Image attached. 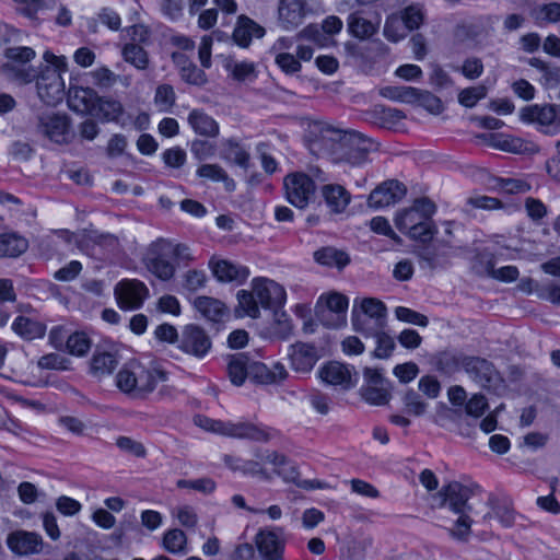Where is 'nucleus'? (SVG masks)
Listing matches in <instances>:
<instances>
[{
  "instance_id": "f257e3e1",
  "label": "nucleus",
  "mask_w": 560,
  "mask_h": 560,
  "mask_svg": "<svg viewBox=\"0 0 560 560\" xmlns=\"http://www.w3.org/2000/svg\"><path fill=\"white\" fill-rule=\"evenodd\" d=\"M312 148L331 155L335 162L359 165L365 161L372 140L364 135L334 128L326 122L311 126Z\"/></svg>"
},
{
  "instance_id": "f03ea898",
  "label": "nucleus",
  "mask_w": 560,
  "mask_h": 560,
  "mask_svg": "<svg viewBox=\"0 0 560 560\" xmlns=\"http://www.w3.org/2000/svg\"><path fill=\"white\" fill-rule=\"evenodd\" d=\"M238 305L235 310L238 316H248L257 318L260 315L259 305L264 308H281L287 301L284 288L268 278H254L252 280V291L240 290L237 292Z\"/></svg>"
},
{
  "instance_id": "7ed1b4c3",
  "label": "nucleus",
  "mask_w": 560,
  "mask_h": 560,
  "mask_svg": "<svg viewBox=\"0 0 560 560\" xmlns=\"http://www.w3.org/2000/svg\"><path fill=\"white\" fill-rule=\"evenodd\" d=\"M436 206L429 198H417L409 208L399 210L395 217L396 228L410 238L428 243L436 232L430 219Z\"/></svg>"
},
{
  "instance_id": "20e7f679",
  "label": "nucleus",
  "mask_w": 560,
  "mask_h": 560,
  "mask_svg": "<svg viewBox=\"0 0 560 560\" xmlns=\"http://www.w3.org/2000/svg\"><path fill=\"white\" fill-rule=\"evenodd\" d=\"M43 59L45 66L37 68L35 77L38 97L47 105H57L65 95V82L61 73L68 70L67 59L56 56L51 51H45Z\"/></svg>"
},
{
  "instance_id": "39448f33",
  "label": "nucleus",
  "mask_w": 560,
  "mask_h": 560,
  "mask_svg": "<svg viewBox=\"0 0 560 560\" xmlns=\"http://www.w3.org/2000/svg\"><path fill=\"white\" fill-rule=\"evenodd\" d=\"M165 378V373L160 370L147 368L139 361H129L116 374V385L125 394L145 397Z\"/></svg>"
},
{
  "instance_id": "423d86ee",
  "label": "nucleus",
  "mask_w": 560,
  "mask_h": 560,
  "mask_svg": "<svg viewBox=\"0 0 560 560\" xmlns=\"http://www.w3.org/2000/svg\"><path fill=\"white\" fill-rule=\"evenodd\" d=\"M35 58L36 51L32 47L12 45L1 52L0 73L15 84H30L37 75V68L28 65Z\"/></svg>"
},
{
  "instance_id": "0eeeda50",
  "label": "nucleus",
  "mask_w": 560,
  "mask_h": 560,
  "mask_svg": "<svg viewBox=\"0 0 560 560\" xmlns=\"http://www.w3.org/2000/svg\"><path fill=\"white\" fill-rule=\"evenodd\" d=\"M352 325L355 331L368 337L380 334L386 325V307L383 302L373 298L354 301Z\"/></svg>"
},
{
  "instance_id": "6e6552de",
  "label": "nucleus",
  "mask_w": 560,
  "mask_h": 560,
  "mask_svg": "<svg viewBox=\"0 0 560 560\" xmlns=\"http://www.w3.org/2000/svg\"><path fill=\"white\" fill-rule=\"evenodd\" d=\"M142 262L150 273L162 281H168L175 276L176 266L168 254L165 238H158L147 247Z\"/></svg>"
},
{
  "instance_id": "1a4fd4ad",
  "label": "nucleus",
  "mask_w": 560,
  "mask_h": 560,
  "mask_svg": "<svg viewBox=\"0 0 560 560\" xmlns=\"http://www.w3.org/2000/svg\"><path fill=\"white\" fill-rule=\"evenodd\" d=\"M348 304V298L341 293L322 295L316 303L315 315L324 326L339 328L346 324Z\"/></svg>"
},
{
  "instance_id": "9d476101",
  "label": "nucleus",
  "mask_w": 560,
  "mask_h": 560,
  "mask_svg": "<svg viewBox=\"0 0 560 560\" xmlns=\"http://www.w3.org/2000/svg\"><path fill=\"white\" fill-rule=\"evenodd\" d=\"M285 199L299 209L306 208L316 191L315 182L303 172H293L283 178Z\"/></svg>"
},
{
  "instance_id": "9b49d317",
  "label": "nucleus",
  "mask_w": 560,
  "mask_h": 560,
  "mask_svg": "<svg viewBox=\"0 0 560 560\" xmlns=\"http://www.w3.org/2000/svg\"><path fill=\"white\" fill-rule=\"evenodd\" d=\"M115 298L121 310H138L149 296L148 287L138 279L119 281L114 289Z\"/></svg>"
},
{
  "instance_id": "f8f14e48",
  "label": "nucleus",
  "mask_w": 560,
  "mask_h": 560,
  "mask_svg": "<svg viewBox=\"0 0 560 560\" xmlns=\"http://www.w3.org/2000/svg\"><path fill=\"white\" fill-rule=\"evenodd\" d=\"M211 347V339L206 331L192 324L185 326L178 339V348L198 359L207 355Z\"/></svg>"
},
{
  "instance_id": "ddd939ff",
  "label": "nucleus",
  "mask_w": 560,
  "mask_h": 560,
  "mask_svg": "<svg viewBox=\"0 0 560 560\" xmlns=\"http://www.w3.org/2000/svg\"><path fill=\"white\" fill-rule=\"evenodd\" d=\"M407 194L406 186L396 180L388 179L373 189L368 198V205L373 209H381L400 201Z\"/></svg>"
},
{
  "instance_id": "4468645a",
  "label": "nucleus",
  "mask_w": 560,
  "mask_h": 560,
  "mask_svg": "<svg viewBox=\"0 0 560 560\" xmlns=\"http://www.w3.org/2000/svg\"><path fill=\"white\" fill-rule=\"evenodd\" d=\"M520 118L524 122L536 124L546 128V132L558 129V107L552 104H534L520 110Z\"/></svg>"
},
{
  "instance_id": "2eb2a0df",
  "label": "nucleus",
  "mask_w": 560,
  "mask_h": 560,
  "mask_svg": "<svg viewBox=\"0 0 560 560\" xmlns=\"http://www.w3.org/2000/svg\"><path fill=\"white\" fill-rule=\"evenodd\" d=\"M287 354L291 369L298 373L311 372L320 358L314 345L301 341L290 345Z\"/></svg>"
},
{
  "instance_id": "dca6fc26",
  "label": "nucleus",
  "mask_w": 560,
  "mask_h": 560,
  "mask_svg": "<svg viewBox=\"0 0 560 560\" xmlns=\"http://www.w3.org/2000/svg\"><path fill=\"white\" fill-rule=\"evenodd\" d=\"M7 544L10 550L19 556L39 553L44 546L40 535L26 530L11 533L7 538Z\"/></svg>"
},
{
  "instance_id": "f3484780",
  "label": "nucleus",
  "mask_w": 560,
  "mask_h": 560,
  "mask_svg": "<svg viewBox=\"0 0 560 560\" xmlns=\"http://www.w3.org/2000/svg\"><path fill=\"white\" fill-rule=\"evenodd\" d=\"M444 503H447L450 509L456 514H463L471 511L468 505V500L472 497L474 490L471 487L464 486L458 481H452L441 490Z\"/></svg>"
},
{
  "instance_id": "a211bd4d",
  "label": "nucleus",
  "mask_w": 560,
  "mask_h": 560,
  "mask_svg": "<svg viewBox=\"0 0 560 560\" xmlns=\"http://www.w3.org/2000/svg\"><path fill=\"white\" fill-rule=\"evenodd\" d=\"M39 131L56 143H66L70 138V125L65 115L47 114L39 118Z\"/></svg>"
},
{
  "instance_id": "6ab92c4d",
  "label": "nucleus",
  "mask_w": 560,
  "mask_h": 560,
  "mask_svg": "<svg viewBox=\"0 0 560 560\" xmlns=\"http://www.w3.org/2000/svg\"><path fill=\"white\" fill-rule=\"evenodd\" d=\"M262 560H283L284 540L272 530H260L255 539Z\"/></svg>"
},
{
  "instance_id": "aec40b11",
  "label": "nucleus",
  "mask_w": 560,
  "mask_h": 560,
  "mask_svg": "<svg viewBox=\"0 0 560 560\" xmlns=\"http://www.w3.org/2000/svg\"><path fill=\"white\" fill-rule=\"evenodd\" d=\"M97 101L98 95L91 88L72 86L69 89L68 105L75 113L93 115Z\"/></svg>"
},
{
  "instance_id": "412c9836",
  "label": "nucleus",
  "mask_w": 560,
  "mask_h": 560,
  "mask_svg": "<svg viewBox=\"0 0 560 560\" xmlns=\"http://www.w3.org/2000/svg\"><path fill=\"white\" fill-rule=\"evenodd\" d=\"M304 3L302 0H280L278 21L284 31H292L302 24Z\"/></svg>"
},
{
  "instance_id": "4be33fe9",
  "label": "nucleus",
  "mask_w": 560,
  "mask_h": 560,
  "mask_svg": "<svg viewBox=\"0 0 560 560\" xmlns=\"http://www.w3.org/2000/svg\"><path fill=\"white\" fill-rule=\"evenodd\" d=\"M209 266L213 276L221 282H244L248 276L249 270L247 267L233 264L232 261L222 259L214 261L210 260Z\"/></svg>"
},
{
  "instance_id": "5701e85b",
  "label": "nucleus",
  "mask_w": 560,
  "mask_h": 560,
  "mask_svg": "<svg viewBox=\"0 0 560 560\" xmlns=\"http://www.w3.org/2000/svg\"><path fill=\"white\" fill-rule=\"evenodd\" d=\"M249 377L259 384H277L288 377V371L280 362L275 363L272 368H268L265 363L252 360Z\"/></svg>"
},
{
  "instance_id": "b1692460",
  "label": "nucleus",
  "mask_w": 560,
  "mask_h": 560,
  "mask_svg": "<svg viewBox=\"0 0 560 560\" xmlns=\"http://www.w3.org/2000/svg\"><path fill=\"white\" fill-rule=\"evenodd\" d=\"M275 430L256 425L249 422H229L226 435L238 439H249L258 442H267L273 436Z\"/></svg>"
},
{
  "instance_id": "393cba45",
  "label": "nucleus",
  "mask_w": 560,
  "mask_h": 560,
  "mask_svg": "<svg viewBox=\"0 0 560 560\" xmlns=\"http://www.w3.org/2000/svg\"><path fill=\"white\" fill-rule=\"evenodd\" d=\"M319 376L325 383L340 386L343 389H348L355 384L352 381L351 370L339 362H330L324 365L319 371Z\"/></svg>"
},
{
  "instance_id": "a878e982",
  "label": "nucleus",
  "mask_w": 560,
  "mask_h": 560,
  "mask_svg": "<svg viewBox=\"0 0 560 560\" xmlns=\"http://www.w3.org/2000/svg\"><path fill=\"white\" fill-rule=\"evenodd\" d=\"M264 35L265 28L262 26L245 15L238 16L233 32V40L240 47L246 48L254 37L261 38Z\"/></svg>"
},
{
  "instance_id": "bb28decb",
  "label": "nucleus",
  "mask_w": 560,
  "mask_h": 560,
  "mask_svg": "<svg viewBox=\"0 0 560 560\" xmlns=\"http://www.w3.org/2000/svg\"><path fill=\"white\" fill-rule=\"evenodd\" d=\"M347 28L351 36L360 40L369 39L380 28V22H373L364 18L361 12H352L347 19Z\"/></svg>"
},
{
  "instance_id": "cd10ccee",
  "label": "nucleus",
  "mask_w": 560,
  "mask_h": 560,
  "mask_svg": "<svg viewBox=\"0 0 560 560\" xmlns=\"http://www.w3.org/2000/svg\"><path fill=\"white\" fill-rule=\"evenodd\" d=\"M466 373L482 387L488 386L494 376V366L486 359L468 357L465 363Z\"/></svg>"
},
{
  "instance_id": "c85d7f7f",
  "label": "nucleus",
  "mask_w": 560,
  "mask_h": 560,
  "mask_svg": "<svg viewBox=\"0 0 560 560\" xmlns=\"http://www.w3.org/2000/svg\"><path fill=\"white\" fill-rule=\"evenodd\" d=\"M252 359L247 353L240 352L228 357V374L231 382L241 386L249 377Z\"/></svg>"
},
{
  "instance_id": "c756f323",
  "label": "nucleus",
  "mask_w": 560,
  "mask_h": 560,
  "mask_svg": "<svg viewBox=\"0 0 560 560\" xmlns=\"http://www.w3.org/2000/svg\"><path fill=\"white\" fill-rule=\"evenodd\" d=\"M323 197L335 213H341L349 206L351 196L347 189L338 184H328L322 188Z\"/></svg>"
},
{
  "instance_id": "7c9ffc66",
  "label": "nucleus",
  "mask_w": 560,
  "mask_h": 560,
  "mask_svg": "<svg viewBox=\"0 0 560 560\" xmlns=\"http://www.w3.org/2000/svg\"><path fill=\"white\" fill-rule=\"evenodd\" d=\"M188 122L200 136L215 138L219 135V124L201 109H192L188 115Z\"/></svg>"
},
{
  "instance_id": "2f4dec72",
  "label": "nucleus",
  "mask_w": 560,
  "mask_h": 560,
  "mask_svg": "<svg viewBox=\"0 0 560 560\" xmlns=\"http://www.w3.org/2000/svg\"><path fill=\"white\" fill-rule=\"evenodd\" d=\"M12 330L26 340L44 337L46 325L27 316H18L12 323Z\"/></svg>"
},
{
  "instance_id": "473e14b6",
  "label": "nucleus",
  "mask_w": 560,
  "mask_h": 560,
  "mask_svg": "<svg viewBox=\"0 0 560 560\" xmlns=\"http://www.w3.org/2000/svg\"><path fill=\"white\" fill-rule=\"evenodd\" d=\"M196 310L207 319L211 322H220L226 314L224 304L209 296H198L194 301Z\"/></svg>"
},
{
  "instance_id": "72a5a7b5",
  "label": "nucleus",
  "mask_w": 560,
  "mask_h": 560,
  "mask_svg": "<svg viewBox=\"0 0 560 560\" xmlns=\"http://www.w3.org/2000/svg\"><path fill=\"white\" fill-rule=\"evenodd\" d=\"M314 259L326 267L345 268L350 262L349 255L335 247H323L314 253Z\"/></svg>"
},
{
  "instance_id": "f704fd0d",
  "label": "nucleus",
  "mask_w": 560,
  "mask_h": 560,
  "mask_svg": "<svg viewBox=\"0 0 560 560\" xmlns=\"http://www.w3.org/2000/svg\"><path fill=\"white\" fill-rule=\"evenodd\" d=\"M196 174L198 177L209 179L211 182H222L226 191H234L236 184L233 178L229 176L226 171L219 164H202Z\"/></svg>"
},
{
  "instance_id": "c9c22d12",
  "label": "nucleus",
  "mask_w": 560,
  "mask_h": 560,
  "mask_svg": "<svg viewBox=\"0 0 560 560\" xmlns=\"http://www.w3.org/2000/svg\"><path fill=\"white\" fill-rule=\"evenodd\" d=\"M117 364L118 360L114 353L95 351L90 362V372L96 377H102L110 374Z\"/></svg>"
},
{
  "instance_id": "e433bc0d",
  "label": "nucleus",
  "mask_w": 560,
  "mask_h": 560,
  "mask_svg": "<svg viewBox=\"0 0 560 560\" xmlns=\"http://www.w3.org/2000/svg\"><path fill=\"white\" fill-rule=\"evenodd\" d=\"M221 158L243 168H247L249 164V153L235 139H226L222 142Z\"/></svg>"
},
{
  "instance_id": "4c0bfd02",
  "label": "nucleus",
  "mask_w": 560,
  "mask_h": 560,
  "mask_svg": "<svg viewBox=\"0 0 560 560\" xmlns=\"http://www.w3.org/2000/svg\"><path fill=\"white\" fill-rule=\"evenodd\" d=\"M162 547L173 555H186L189 551L187 536L179 528H172L163 534Z\"/></svg>"
},
{
  "instance_id": "58836bf2",
  "label": "nucleus",
  "mask_w": 560,
  "mask_h": 560,
  "mask_svg": "<svg viewBox=\"0 0 560 560\" xmlns=\"http://www.w3.org/2000/svg\"><path fill=\"white\" fill-rule=\"evenodd\" d=\"M28 247L26 238L14 234L5 233L0 235V256L18 257Z\"/></svg>"
},
{
  "instance_id": "ea45409f",
  "label": "nucleus",
  "mask_w": 560,
  "mask_h": 560,
  "mask_svg": "<svg viewBox=\"0 0 560 560\" xmlns=\"http://www.w3.org/2000/svg\"><path fill=\"white\" fill-rule=\"evenodd\" d=\"M122 113L124 107L120 102L98 96L93 116L105 121H117L121 117Z\"/></svg>"
},
{
  "instance_id": "a19ab883",
  "label": "nucleus",
  "mask_w": 560,
  "mask_h": 560,
  "mask_svg": "<svg viewBox=\"0 0 560 560\" xmlns=\"http://www.w3.org/2000/svg\"><path fill=\"white\" fill-rule=\"evenodd\" d=\"M443 247H452L448 241H441L436 245H425L421 248L418 256L420 262L430 269H434L441 265L440 257L444 255L441 250Z\"/></svg>"
},
{
  "instance_id": "79ce46f5",
  "label": "nucleus",
  "mask_w": 560,
  "mask_h": 560,
  "mask_svg": "<svg viewBox=\"0 0 560 560\" xmlns=\"http://www.w3.org/2000/svg\"><path fill=\"white\" fill-rule=\"evenodd\" d=\"M467 355L462 352L444 351L438 358V366L444 373H454L459 369H465Z\"/></svg>"
},
{
  "instance_id": "37998d69",
  "label": "nucleus",
  "mask_w": 560,
  "mask_h": 560,
  "mask_svg": "<svg viewBox=\"0 0 560 560\" xmlns=\"http://www.w3.org/2000/svg\"><path fill=\"white\" fill-rule=\"evenodd\" d=\"M225 69L232 78L238 82L246 80L252 81L256 78V67L254 62L230 60L225 63Z\"/></svg>"
},
{
  "instance_id": "c03bdc74",
  "label": "nucleus",
  "mask_w": 560,
  "mask_h": 560,
  "mask_svg": "<svg viewBox=\"0 0 560 560\" xmlns=\"http://www.w3.org/2000/svg\"><path fill=\"white\" fill-rule=\"evenodd\" d=\"M122 56L126 62L131 63L139 70L147 69L149 65L147 51L137 44H126L122 48Z\"/></svg>"
},
{
  "instance_id": "a18cd8bd",
  "label": "nucleus",
  "mask_w": 560,
  "mask_h": 560,
  "mask_svg": "<svg viewBox=\"0 0 560 560\" xmlns=\"http://www.w3.org/2000/svg\"><path fill=\"white\" fill-rule=\"evenodd\" d=\"M372 115L375 118V122L381 127H389L397 124L405 118L401 110L392 107H385L383 105H376L372 110Z\"/></svg>"
},
{
  "instance_id": "49530a36",
  "label": "nucleus",
  "mask_w": 560,
  "mask_h": 560,
  "mask_svg": "<svg viewBox=\"0 0 560 560\" xmlns=\"http://www.w3.org/2000/svg\"><path fill=\"white\" fill-rule=\"evenodd\" d=\"M406 30L401 18L397 14H392L385 21L383 34L387 40L398 43L405 38Z\"/></svg>"
},
{
  "instance_id": "de8ad7c7",
  "label": "nucleus",
  "mask_w": 560,
  "mask_h": 560,
  "mask_svg": "<svg viewBox=\"0 0 560 560\" xmlns=\"http://www.w3.org/2000/svg\"><path fill=\"white\" fill-rule=\"evenodd\" d=\"M362 397L371 405H385L389 401L388 385H373L362 388Z\"/></svg>"
},
{
  "instance_id": "09e8293b",
  "label": "nucleus",
  "mask_w": 560,
  "mask_h": 560,
  "mask_svg": "<svg viewBox=\"0 0 560 560\" xmlns=\"http://www.w3.org/2000/svg\"><path fill=\"white\" fill-rule=\"evenodd\" d=\"M69 353L82 357L88 353L91 348V340L84 332H73L66 341Z\"/></svg>"
},
{
  "instance_id": "8fccbe9b",
  "label": "nucleus",
  "mask_w": 560,
  "mask_h": 560,
  "mask_svg": "<svg viewBox=\"0 0 560 560\" xmlns=\"http://www.w3.org/2000/svg\"><path fill=\"white\" fill-rule=\"evenodd\" d=\"M488 89L480 84L462 90L458 94V102L465 107H474L480 100L487 96Z\"/></svg>"
},
{
  "instance_id": "3c124183",
  "label": "nucleus",
  "mask_w": 560,
  "mask_h": 560,
  "mask_svg": "<svg viewBox=\"0 0 560 560\" xmlns=\"http://www.w3.org/2000/svg\"><path fill=\"white\" fill-rule=\"evenodd\" d=\"M176 94L172 85L161 84L156 88L154 103L162 112H168L174 106Z\"/></svg>"
},
{
  "instance_id": "603ef678",
  "label": "nucleus",
  "mask_w": 560,
  "mask_h": 560,
  "mask_svg": "<svg viewBox=\"0 0 560 560\" xmlns=\"http://www.w3.org/2000/svg\"><path fill=\"white\" fill-rule=\"evenodd\" d=\"M165 245L167 247L168 254L173 260L177 264H188L192 261L195 258L191 254L189 246L180 243H173L168 240H165Z\"/></svg>"
},
{
  "instance_id": "864d4df0",
  "label": "nucleus",
  "mask_w": 560,
  "mask_h": 560,
  "mask_svg": "<svg viewBox=\"0 0 560 560\" xmlns=\"http://www.w3.org/2000/svg\"><path fill=\"white\" fill-rule=\"evenodd\" d=\"M405 24V27L408 31H413L419 28V26L423 22V12L421 7L418 4H412L407 7L399 15Z\"/></svg>"
},
{
  "instance_id": "5fc2aeb1",
  "label": "nucleus",
  "mask_w": 560,
  "mask_h": 560,
  "mask_svg": "<svg viewBox=\"0 0 560 560\" xmlns=\"http://www.w3.org/2000/svg\"><path fill=\"white\" fill-rule=\"evenodd\" d=\"M275 62L285 74H294L302 69L299 59L290 52H277Z\"/></svg>"
},
{
  "instance_id": "6e6d98bb",
  "label": "nucleus",
  "mask_w": 560,
  "mask_h": 560,
  "mask_svg": "<svg viewBox=\"0 0 560 560\" xmlns=\"http://www.w3.org/2000/svg\"><path fill=\"white\" fill-rule=\"evenodd\" d=\"M404 405L408 413L413 416H421L427 410V402L423 401L420 395L415 390H408L404 396Z\"/></svg>"
},
{
  "instance_id": "4d7b16f0",
  "label": "nucleus",
  "mask_w": 560,
  "mask_h": 560,
  "mask_svg": "<svg viewBox=\"0 0 560 560\" xmlns=\"http://www.w3.org/2000/svg\"><path fill=\"white\" fill-rule=\"evenodd\" d=\"M207 276L203 270H188L183 277V287L190 291L196 292L206 285Z\"/></svg>"
},
{
  "instance_id": "13d9d810",
  "label": "nucleus",
  "mask_w": 560,
  "mask_h": 560,
  "mask_svg": "<svg viewBox=\"0 0 560 560\" xmlns=\"http://www.w3.org/2000/svg\"><path fill=\"white\" fill-rule=\"evenodd\" d=\"M497 518L502 526L511 527L514 524V511L508 504H498L494 506L492 513H488L485 515V520Z\"/></svg>"
},
{
  "instance_id": "bf43d9fd",
  "label": "nucleus",
  "mask_w": 560,
  "mask_h": 560,
  "mask_svg": "<svg viewBox=\"0 0 560 560\" xmlns=\"http://www.w3.org/2000/svg\"><path fill=\"white\" fill-rule=\"evenodd\" d=\"M180 79L190 85L203 86L208 82L206 72L191 63L183 72L179 73Z\"/></svg>"
},
{
  "instance_id": "052dcab7",
  "label": "nucleus",
  "mask_w": 560,
  "mask_h": 560,
  "mask_svg": "<svg viewBox=\"0 0 560 560\" xmlns=\"http://www.w3.org/2000/svg\"><path fill=\"white\" fill-rule=\"evenodd\" d=\"M369 337L376 338V348H375V357L380 359H385L390 355L395 348L394 339L384 332V329L381 330L380 334L370 335Z\"/></svg>"
},
{
  "instance_id": "680f3d73",
  "label": "nucleus",
  "mask_w": 560,
  "mask_h": 560,
  "mask_svg": "<svg viewBox=\"0 0 560 560\" xmlns=\"http://www.w3.org/2000/svg\"><path fill=\"white\" fill-rule=\"evenodd\" d=\"M468 80H477L483 73V63L480 58L470 57L464 60L458 69Z\"/></svg>"
},
{
  "instance_id": "e2e57ef3",
  "label": "nucleus",
  "mask_w": 560,
  "mask_h": 560,
  "mask_svg": "<svg viewBox=\"0 0 560 560\" xmlns=\"http://www.w3.org/2000/svg\"><path fill=\"white\" fill-rule=\"evenodd\" d=\"M395 315L397 319L401 322L418 325L421 327H425L429 323L427 316H424L423 314H420L411 308L404 306L396 307Z\"/></svg>"
},
{
  "instance_id": "0e129e2a",
  "label": "nucleus",
  "mask_w": 560,
  "mask_h": 560,
  "mask_svg": "<svg viewBox=\"0 0 560 560\" xmlns=\"http://www.w3.org/2000/svg\"><path fill=\"white\" fill-rule=\"evenodd\" d=\"M255 456L261 462L270 464L275 467V471L282 474V468L288 464V459L283 454L276 451L257 452Z\"/></svg>"
},
{
  "instance_id": "69168bd1",
  "label": "nucleus",
  "mask_w": 560,
  "mask_h": 560,
  "mask_svg": "<svg viewBox=\"0 0 560 560\" xmlns=\"http://www.w3.org/2000/svg\"><path fill=\"white\" fill-rule=\"evenodd\" d=\"M190 152L198 161H205L214 155L215 145L207 140L196 139L191 142Z\"/></svg>"
},
{
  "instance_id": "338daca9",
  "label": "nucleus",
  "mask_w": 560,
  "mask_h": 560,
  "mask_svg": "<svg viewBox=\"0 0 560 560\" xmlns=\"http://www.w3.org/2000/svg\"><path fill=\"white\" fill-rule=\"evenodd\" d=\"M499 187L506 194H525L530 190V184L521 178H502Z\"/></svg>"
},
{
  "instance_id": "774afa93",
  "label": "nucleus",
  "mask_w": 560,
  "mask_h": 560,
  "mask_svg": "<svg viewBox=\"0 0 560 560\" xmlns=\"http://www.w3.org/2000/svg\"><path fill=\"white\" fill-rule=\"evenodd\" d=\"M94 84L101 88H110L118 79L110 69L101 67L91 72Z\"/></svg>"
}]
</instances>
